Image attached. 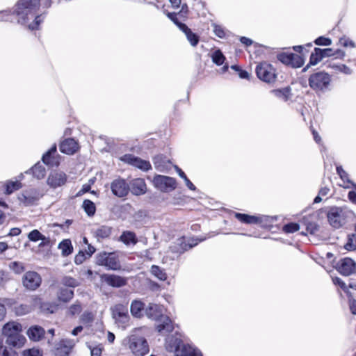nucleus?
<instances>
[{
    "instance_id": "61",
    "label": "nucleus",
    "mask_w": 356,
    "mask_h": 356,
    "mask_svg": "<svg viewBox=\"0 0 356 356\" xmlns=\"http://www.w3.org/2000/svg\"><path fill=\"white\" fill-rule=\"evenodd\" d=\"M340 72L346 74H350L352 73V70L346 66V65H341L338 67Z\"/></svg>"
},
{
    "instance_id": "41",
    "label": "nucleus",
    "mask_w": 356,
    "mask_h": 356,
    "mask_svg": "<svg viewBox=\"0 0 356 356\" xmlns=\"http://www.w3.org/2000/svg\"><path fill=\"white\" fill-rule=\"evenodd\" d=\"M83 208L88 216H92L95 213L96 207L95 203L90 200H85L83 202Z\"/></svg>"
},
{
    "instance_id": "54",
    "label": "nucleus",
    "mask_w": 356,
    "mask_h": 356,
    "mask_svg": "<svg viewBox=\"0 0 356 356\" xmlns=\"http://www.w3.org/2000/svg\"><path fill=\"white\" fill-rule=\"evenodd\" d=\"M337 172L342 180L346 181L348 183H352V181L348 179V173L343 169L341 166L337 167Z\"/></svg>"
},
{
    "instance_id": "45",
    "label": "nucleus",
    "mask_w": 356,
    "mask_h": 356,
    "mask_svg": "<svg viewBox=\"0 0 356 356\" xmlns=\"http://www.w3.org/2000/svg\"><path fill=\"white\" fill-rule=\"evenodd\" d=\"M258 218L259 219L258 224H261L262 226L266 227L271 226L272 224L277 220V216H262Z\"/></svg>"
},
{
    "instance_id": "7",
    "label": "nucleus",
    "mask_w": 356,
    "mask_h": 356,
    "mask_svg": "<svg viewBox=\"0 0 356 356\" xmlns=\"http://www.w3.org/2000/svg\"><path fill=\"white\" fill-rule=\"evenodd\" d=\"M318 216L323 214L326 216L327 220L334 228H339L346 223L344 213L341 208L332 207L328 211L325 210H318Z\"/></svg>"
},
{
    "instance_id": "16",
    "label": "nucleus",
    "mask_w": 356,
    "mask_h": 356,
    "mask_svg": "<svg viewBox=\"0 0 356 356\" xmlns=\"http://www.w3.org/2000/svg\"><path fill=\"white\" fill-rule=\"evenodd\" d=\"M75 343L72 339H63L59 341L53 350L54 356H68L74 346Z\"/></svg>"
},
{
    "instance_id": "27",
    "label": "nucleus",
    "mask_w": 356,
    "mask_h": 356,
    "mask_svg": "<svg viewBox=\"0 0 356 356\" xmlns=\"http://www.w3.org/2000/svg\"><path fill=\"white\" fill-rule=\"evenodd\" d=\"M181 31L185 34L187 40L192 47H196L200 42V36L193 33L186 24H181Z\"/></svg>"
},
{
    "instance_id": "63",
    "label": "nucleus",
    "mask_w": 356,
    "mask_h": 356,
    "mask_svg": "<svg viewBox=\"0 0 356 356\" xmlns=\"http://www.w3.org/2000/svg\"><path fill=\"white\" fill-rule=\"evenodd\" d=\"M95 250L96 249L95 247L90 244H88V248L86 250L85 254L88 257H90L95 253Z\"/></svg>"
},
{
    "instance_id": "29",
    "label": "nucleus",
    "mask_w": 356,
    "mask_h": 356,
    "mask_svg": "<svg viewBox=\"0 0 356 356\" xmlns=\"http://www.w3.org/2000/svg\"><path fill=\"white\" fill-rule=\"evenodd\" d=\"M74 296V292L72 289L65 287H60L57 292V298L60 302H69Z\"/></svg>"
},
{
    "instance_id": "26",
    "label": "nucleus",
    "mask_w": 356,
    "mask_h": 356,
    "mask_svg": "<svg viewBox=\"0 0 356 356\" xmlns=\"http://www.w3.org/2000/svg\"><path fill=\"white\" fill-rule=\"evenodd\" d=\"M44 328L39 325H33L26 332L27 336L33 341H39L44 337Z\"/></svg>"
},
{
    "instance_id": "4",
    "label": "nucleus",
    "mask_w": 356,
    "mask_h": 356,
    "mask_svg": "<svg viewBox=\"0 0 356 356\" xmlns=\"http://www.w3.org/2000/svg\"><path fill=\"white\" fill-rule=\"evenodd\" d=\"M95 264L105 267L107 270H118L121 268V264L115 252H107L102 251L95 256Z\"/></svg>"
},
{
    "instance_id": "25",
    "label": "nucleus",
    "mask_w": 356,
    "mask_h": 356,
    "mask_svg": "<svg viewBox=\"0 0 356 356\" xmlns=\"http://www.w3.org/2000/svg\"><path fill=\"white\" fill-rule=\"evenodd\" d=\"M162 312L161 306L154 303H149L145 309L147 317L154 321L159 320L163 315Z\"/></svg>"
},
{
    "instance_id": "23",
    "label": "nucleus",
    "mask_w": 356,
    "mask_h": 356,
    "mask_svg": "<svg viewBox=\"0 0 356 356\" xmlns=\"http://www.w3.org/2000/svg\"><path fill=\"white\" fill-rule=\"evenodd\" d=\"M59 147L62 153L72 155L78 150L79 144L74 138H70L62 141Z\"/></svg>"
},
{
    "instance_id": "33",
    "label": "nucleus",
    "mask_w": 356,
    "mask_h": 356,
    "mask_svg": "<svg viewBox=\"0 0 356 356\" xmlns=\"http://www.w3.org/2000/svg\"><path fill=\"white\" fill-rule=\"evenodd\" d=\"M234 216L240 222L245 224H258L259 219L257 216H251L245 213H234Z\"/></svg>"
},
{
    "instance_id": "28",
    "label": "nucleus",
    "mask_w": 356,
    "mask_h": 356,
    "mask_svg": "<svg viewBox=\"0 0 356 356\" xmlns=\"http://www.w3.org/2000/svg\"><path fill=\"white\" fill-rule=\"evenodd\" d=\"M119 241L127 246L130 245H135L138 242L136 234L131 231L122 232L119 237Z\"/></svg>"
},
{
    "instance_id": "64",
    "label": "nucleus",
    "mask_w": 356,
    "mask_h": 356,
    "mask_svg": "<svg viewBox=\"0 0 356 356\" xmlns=\"http://www.w3.org/2000/svg\"><path fill=\"white\" fill-rule=\"evenodd\" d=\"M350 309L353 314L356 315V300H352L349 303Z\"/></svg>"
},
{
    "instance_id": "3",
    "label": "nucleus",
    "mask_w": 356,
    "mask_h": 356,
    "mask_svg": "<svg viewBox=\"0 0 356 356\" xmlns=\"http://www.w3.org/2000/svg\"><path fill=\"white\" fill-rule=\"evenodd\" d=\"M165 347L169 352H174L175 356H202L198 349L188 343H184L181 339L177 337V334L166 339Z\"/></svg>"
},
{
    "instance_id": "22",
    "label": "nucleus",
    "mask_w": 356,
    "mask_h": 356,
    "mask_svg": "<svg viewBox=\"0 0 356 356\" xmlns=\"http://www.w3.org/2000/svg\"><path fill=\"white\" fill-rule=\"evenodd\" d=\"M177 245L178 248L175 246L172 250L173 252H179V254L184 253L185 251L190 250L194 246L197 245L199 243V240L197 238H189L187 241L185 238H181L178 239Z\"/></svg>"
},
{
    "instance_id": "32",
    "label": "nucleus",
    "mask_w": 356,
    "mask_h": 356,
    "mask_svg": "<svg viewBox=\"0 0 356 356\" xmlns=\"http://www.w3.org/2000/svg\"><path fill=\"white\" fill-rule=\"evenodd\" d=\"M32 172L33 176L38 179H43L46 175L45 168L40 162H38L31 169L26 171V173Z\"/></svg>"
},
{
    "instance_id": "21",
    "label": "nucleus",
    "mask_w": 356,
    "mask_h": 356,
    "mask_svg": "<svg viewBox=\"0 0 356 356\" xmlns=\"http://www.w3.org/2000/svg\"><path fill=\"white\" fill-rule=\"evenodd\" d=\"M156 321H158L156 330L160 334H166L173 330L174 326L172 321L168 316L163 315L159 318V320Z\"/></svg>"
},
{
    "instance_id": "46",
    "label": "nucleus",
    "mask_w": 356,
    "mask_h": 356,
    "mask_svg": "<svg viewBox=\"0 0 356 356\" xmlns=\"http://www.w3.org/2000/svg\"><path fill=\"white\" fill-rule=\"evenodd\" d=\"M28 238L31 241L37 242L40 240H45L46 238L38 229H33L29 232Z\"/></svg>"
},
{
    "instance_id": "14",
    "label": "nucleus",
    "mask_w": 356,
    "mask_h": 356,
    "mask_svg": "<svg viewBox=\"0 0 356 356\" xmlns=\"http://www.w3.org/2000/svg\"><path fill=\"white\" fill-rule=\"evenodd\" d=\"M344 52L341 50L334 51L331 48L320 49L316 47L313 52V66L321 61L323 58L335 55L344 56Z\"/></svg>"
},
{
    "instance_id": "53",
    "label": "nucleus",
    "mask_w": 356,
    "mask_h": 356,
    "mask_svg": "<svg viewBox=\"0 0 356 356\" xmlns=\"http://www.w3.org/2000/svg\"><path fill=\"white\" fill-rule=\"evenodd\" d=\"M315 44L319 46H329L332 44V40L329 38L321 36L314 41Z\"/></svg>"
},
{
    "instance_id": "39",
    "label": "nucleus",
    "mask_w": 356,
    "mask_h": 356,
    "mask_svg": "<svg viewBox=\"0 0 356 356\" xmlns=\"http://www.w3.org/2000/svg\"><path fill=\"white\" fill-rule=\"evenodd\" d=\"M42 161L45 165H48L49 167H51V168L57 167L60 164L59 156H53V155L49 154V156H47V157L46 156V159H44V154H43L42 157Z\"/></svg>"
},
{
    "instance_id": "57",
    "label": "nucleus",
    "mask_w": 356,
    "mask_h": 356,
    "mask_svg": "<svg viewBox=\"0 0 356 356\" xmlns=\"http://www.w3.org/2000/svg\"><path fill=\"white\" fill-rule=\"evenodd\" d=\"M87 257L84 252L80 251L74 257V262L76 264L79 265L81 264L86 259Z\"/></svg>"
},
{
    "instance_id": "36",
    "label": "nucleus",
    "mask_w": 356,
    "mask_h": 356,
    "mask_svg": "<svg viewBox=\"0 0 356 356\" xmlns=\"http://www.w3.org/2000/svg\"><path fill=\"white\" fill-rule=\"evenodd\" d=\"M60 283L64 286L70 288L74 289L81 284V282L70 276H64L61 278Z\"/></svg>"
},
{
    "instance_id": "56",
    "label": "nucleus",
    "mask_w": 356,
    "mask_h": 356,
    "mask_svg": "<svg viewBox=\"0 0 356 356\" xmlns=\"http://www.w3.org/2000/svg\"><path fill=\"white\" fill-rule=\"evenodd\" d=\"M167 16L168 17V18L170 19H171L174 22L175 24H176L178 26V28L180 30H181V24H185L184 23H182L179 21L178 17H177V14L175 13H168L167 14Z\"/></svg>"
},
{
    "instance_id": "2",
    "label": "nucleus",
    "mask_w": 356,
    "mask_h": 356,
    "mask_svg": "<svg viewBox=\"0 0 356 356\" xmlns=\"http://www.w3.org/2000/svg\"><path fill=\"white\" fill-rule=\"evenodd\" d=\"M22 325L15 321L6 323L2 328V335L5 343L12 348H21L25 344L26 339L22 334Z\"/></svg>"
},
{
    "instance_id": "31",
    "label": "nucleus",
    "mask_w": 356,
    "mask_h": 356,
    "mask_svg": "<svg viewBox=\"0 0 356 356\" xmlns=\"http://www.w3.org/2000/svg\"><path fill=\"white\" fill-rule=\"evenodd\" d=\"M145 304L140 300L132 301L130 306V311L131 314L136 318H140L143 316V312L145 311Z\"/></svg>"
},
{
    "instance_id": "38",
    "label": "nucleus",
    "mask_w": 356,
    "mask_h": 356,
    "mask_svg": "<svg viewBox=\"0 0 356 356\" xmlns=\"http://www.w3.org/2000/svg\"><path fill=\"white\" fill-rule=\"evenodd\" d=\"M151 273L161 281H165L167 279V275L164 270L156 265H152L150 269Z\"/></svg>"
},
{
    "instance_id": "19",
    "label": "nucleus",
    "mask_w": 356,
    "mask_h": 356,
    "mask_svg": "<svg viewBox=\"0 0 356 356\" xmlns=\"http://www.w3.org/2000/svg\"><path fill=\"white\" fill-rule=\"evenodd\" d=\"M40 197L35 190H31L20 194L18 199L24 206L29 207L36 204Z\"/></svg>"
},
{
    "instance_id": "6",
    "label": "nucleus",
    "mask_w": 356,
    "mask_h": 356,
    "mask_svg": "<svg viewBox=\"0 0 356 356\" xmlns=\"http://www.w3.org/2000/svg\"><path fill=\"white\" fill-rule=\"evenodd\" d=\"M255 72L257 76L261 81L267 83H274L277 79L275 69L271 64L266 62H263L257 65Z\"/></svg>"
},
{
    "instance_id": "10",
    "label": "nucleus",
    "mask_w": 356,
    "mask_h": 356,
    "mask_svg": "<svg viewBox=\"0 0 356 356\" xmlns=\"http://www.w3.org/2000/svg\"><path fill=\"white\" fill-rule=\"evenodd\" d=\"M336 270L343 276L356 274V262L349 257L341 259L336 264Z\"/></svg>"
},
{
    "instance_id": "8",
    "label": "nucleus",
    "mask_w": 356,
    "mask_h": 356,
    "mask_svg": "<svg viewBox=\"0 0 356 356\" xmlns=\"http://www.w3.org/2000/svg\"><path fill=\"white\" fill-rule=\"evenodd\" d=\"M128 340L129 347L135 355L144 356L149 352V345L144 337L132 335Z\"/></svg>"
},
{
    "instance_id": "60",
    "label": "nucleus",
    "mask_w": 356,
    "mask_h": 356,
    "mask_svg": "<svg viewBox=\"0 0 356 356\" xmlns=\"http://www.w3.org/2000/svg\"><path fill=\"white\" fill-rule=\"evenodd\" d=\"M56 151H57V147H56V145L54 144L46 153L44 154V159H46V156L47 157V156H49V154L53 155V156H56Z\"/></svg>"
},
{
    "instance_id": "52",
    "label": "nucleus",
    "mask_w": 356,
    "mask_h": 356,
    "mask_svg": "<svg viewBox=\"0 0 356 356\" xmlns=\"http://www.w3.org/2000/svg\"><path fill=\"white\" fill-rule=\"evenodd\" d=\"M23 356H42V353L38 348H30L22 352Z\"/></svg>"
},
{
    "instance_id": "20",
    "label": "nucleus",
    "mask_w": 356,
    "mask_h": 356,
    "mask_svg": "<svg viewBox=\"0 0 356 356\" xmlns=\"http://www.w3.org/2000/svg\"><path fill=\"white\" fill-rule=\"evenodd\" d=\"M67 181V175L63 172H51L47 179L48 185L54 188L62 186Z\"/></svg>"
},
{
    "instance_id": "35",
    "label": "nucleus",
    "mask_w": 356,
    "mask_h": 356,
    "mask_svg": "<svg viewBox=\"0 0 356 356\" xmlns=\"http://www.w3.org/2000/svg\"><path fill=\"white\" fill-rule=\"evenodd\" d=\"M112 232V227L107 225H102L95 231V236L98 239L108 238Z\"/></svg>"
},
{
    "instance_id": "55",
    "label": "nucleus",
    "mask_w": 356,
    "mask_h": 356,
    "mask_svg": "<svg viewBox=\"0 0 356 356\" xmlns=\"http://www.w3.org/2000/svg\"><path fill=\"white\" fill-rule=\"evenodd\" d=\"M93 321V315L91 312H85L81 316V321L83 323H90Z\"/></svg>"
},
{
    "instance_id": "40",
    "label": "nucleus",
    "mask_w": 356,
    "mask_h": 356,
    "mask_svg": "<svg viewBox=\"0 0 356 356\" xmlns=\"http://www.w3.org/2000/svg\"><path fill=\"white\" fill-rule=\"evenodd\" d=\"M0 356H18V354L12 348L4 346L3 339H0Z\"/></svg>"
},
{
    "instance_id": "24",
    "label": "nucleus",
    "mask_w": 356,
    "mask_h": 356,
    "mask_svg": "<svg viewBox=\"0 0 356 356\" xmlns=\"http://www.w3.org/2000/svg\"><path fill=\"white\" fill-rule=\"evenodd\" d=\"M130 191L134 195H141L146 193L147 186L143 179L138 178L133 179L129 184Z\"/></svg>"
},
{
    "instance_id": "59",
    "label": "nucleus",
    "mask_w": 356,
    "mask_h": 356,
    "mask_svg": "<svg viewBox=\"0 0 356 356\" xmlns=\"http://www.w3.org/2000/svg\"><path fill=\"white\" fill-rule=\"evenodd\" d=\"M333 283L336 285H339L342 289H346V283L339 277H335L332 278Z\"/></svg>"
},
{
    "instance_id": "37",
    "label": "nucleus",
    "mask_w": 356,
    "mask_h": 356,
    "mask_svg": "<svg viewBox=\"0 0 356 356\" xmlns=\"http://www.w3.org/2000/svg\"><path fill=\"white\" fill-rule=\"evenodd\" d=\"M32 309V306L27 304H20L14 307V312L17 316L26 315L30 313Z\"/></svg>"
},
{
    "instance_id": "1",
    "label": "nucleus",
    "mask_w": 356,
    "mask_h": 356,
    "mask_svg": "<svg viewBox=\"0 0 356 356\" xmlns=\"http://www.w3.org/2000/svg\"><path fill=\"white\" fill-rule=\"evenodd\" d=\"M40 6V0H19L13 11L10 10L0 11V21L13 22V17H17V23L26 24L31 19L33 22L28 24L29 30L39 29L40 24L43 21L42 15L37 12Z\"/></svg>"
},
{
    "instance_id": "12",
    "label": "nucleus",
    "mask_w": 356,
    "mask_h": 356,
    "mask_svg": "<svg viewBox=\"0 0 356 356\" xmlns=\"http://www.w3.org/2000/svg\"><path fill=\"white\" fill-rule=\"evenodd\" d=\"M111 190L115 196L122 198L129 194L130 188L125 179L118 177L111 183Z\"/></svg>"
},
{
    "instance_id": "18",
    "label": "nucleus",
    "mask_w": 356,
    "mask_h": 356,
    "mask_svg": "<svg viewBox=\"0 0 356 356\" xmlns=\"http://www.w3.org/2000/svg\"><path fill=\"white\" fill-rule=\"evenodd\" d=\"M41 284L40 275L33 271H29L25 273L23 277L24 286L29 290H35Z\"/></svg>"
},
{
    "instance_id": "13",
    "label": "nucleus",
    "mask_w": 356,
    "mask_h": 356,
    "mask_svg": "<svg viewBox=\"0 0 356 356\" xmlns=\"http://www.w3.org/2000/svg\"><path fill=\"white\" fill-rule=\"evenodd\" d=\"M121 161L128 164H130L145 172H147L152 169V165L149 161L143 160L131 154H124L121 157Z\"/></svg>"
},
{
    "instance_id": "49",
    "label": "nucleus",
    "mask_w": 356,
    "mask_h": 356,
    "mask_svg": "<svg viewBox=\"0 0 356 356\" xmlns=\"http://www.w3.org/2000/svg\"><path fill=\"white\" fill-rule=\"evenodd\" d=\"M300 229V225L296 222H289L283 226V231L285 233H293Z\"/></svg>"
},
{
    "instance_id": "11",
    "label": "nucleus",
    "mask_w": 356,
    "mask_h": 356,
    "mask_svg": "<svg viewBox=\"0 0 356 356\" xmlns=\"http://www.w3.org/2000/svg\"><path fill=\"white\" fill-rule=\"evenodd\" d=\"M277 59L293 68L300 67L305 63V59L301 55L293 53H281L277 55Z\"/></svg>"
},
{
    "instance_id": "43",
    "label": "nucleus",
    "mask_w": 356,
    "mask_h": 356,
    "mask_svg": "<svg viewBox=\"0 0 356 356\" xmlns=\"http://www.w3.org/2000/svg\"><path fill=\"white\" fill-rule=\"evenodd\" d=\"M330 190L328 187H323L318 191V195L313 200V203H319L324 200L327 199V195Z\"/></svg>"
},
{
    "instance_id": "48",
    "label": "nucleus",
    "mask_w": 356,
    "mask_h": 356,
    "mask_svg": "<svg viewBox=\"0 0 356 356\" xmlns=\"http://www.w3.org/2000/svg\"><path fill=\"white\" fill-rule=\"evenodd\" d=\"M81 310H82V307H81V302L77 300L74 304L70 305V307H69L68 312L70 315L74 316L76 314H80Z\"/></svg>"
},
{
    "instance_id": "9",
    "label": "nucleus",
    "mask_w": 356,
    "mask_h": 356,
    "mask_svg": "<svg viewBox=\"0 0 356 356\" xmlns=\"http://www.w3.org/2000/svg\"><path fill=\"white\" fill-rule=\"evenodd\" d=\"M153 183L154 186L162 192L172 191L177 186V181L175 178L164 175H156L154 177Z\"/></svg>"
},
{
    "instance_id": "30",
    "label": "nucleus",
    "mask_w": 356,
    "mask_h": 356,
    "mask_svg": "<svg viewBox=\"0 0 356 356\" xmlns=\"http://www.w3.org/2000/svg\"><path fill=\"white\" fill-rule=\"evenodd\" d=\"M270 93L283 102L288 101L292 96L291 88L289 86L272 90H270Z\"/></svg>"
},
{
    "instance_id": "44",
    "label": "nucleus",
    "mask_w": 356,
    "mask_h": 356,
    "mask_svg": "<svg viewBox=\"0 0 356 356\" xmlns=\"http://www.w3.org/2000/svg\"><path fill=\"white\" fill-rule=\"evenodd\" d=\"M212 61L220 66L224 63L225 57L220 49L216 50L211 56Z\"/></svg>"
},
{
    "instance_id": "62",
    "label": "nucleus",
    "mask_w": 356,
    "mask_h": 356,
    "mask_svg": "<svg viewBox=\"0 0 356 356\" xmlns=\"http://www.w3.org/2000/svg\"><path fill=\"white\" fill-rule=\"evenodd\" d=\"M239 40L242 44H243L246 47L250 46L253 43V41L251 39L246 38L245 36H241Z\"/></svg>"
},
{
    "instance_id": "17",
    "label": "nucleus",
    "mask_w": 356,
    "mask_h": 356,
    "mask_svg": "<svg viewBox=\"0 0 356 356\" xmlns=\"http://www.w3.org/2000/svg\"><path fill=\"white\" fill-rule=\"evenodd\" d=\"M100 279L102 282L115 288L124 286L127 283V280L125 277L114 274L104 273L100 275Z\"/></svg>"
},
{
    "instance_id": "51",
    "label": "nucleus",
    "mask_w": 356,
    "mask_h": 356,
    "mask_svg": "<svg viewBox=\"0 0 356 356\" xmlns=\"http://www.w3.org/2000/svg\"><path fill=\"white\" fill-rule=\"evenodd\" d=\"M10 269L17 274H20L24 270V266L18 261H13L10 264Z\"/></svg>"
},
{
    "instance_id": "34",
    "label": "nucleus",
    "mask_w": 356,
    "mask_h": 356,
    "mask_svg": "<svg viewBox=\"0 0 356 356\" xmlns=\"http://www.w3.org/2000/svg\"><path fill=\"white\" fill-rule=\"evenodd\" d=\"M58 248L61 250V254L63 257H67L73 252V246L70 239L63 240L58 244Z\"/></svg>"
},
{
    "instance_id": "42",
    "label": "nucleus",
    "mask_w": 356,
    "mask_h": 356,
    "mask_svg": "<svg viewBox=\"0 0 356 356\" xmlns=\"http://www.w3.org/2000/svg\"><path fill=\"white\" fill-rule=\"evenodd\" d=\"M22 187V185L19 181H8L6 185V193L10 195Z\"/></svg>"
},
{
    "instance_id": "5",
    "label": "nucleus",
    "mask_w": 356,
    "mask_h": 356,
    "mask_svg": "<svg viewBox=\"0 0 356 356\" xmlns=\"http://www.w3.org/2000/svg\"><path fill=\"white\" fill-rule=\"evenodd\" d=\"M112 317L118 327L125 328L129 323L128 303H119L111 307Z\"/></svg>"
},
{
    "instance_id": "15",
    "label": "nucleus",
    "mask_w": 356,
    "mask_h": 356,
    "mask_svg": "<svg viewBox=\"0 0 356 356\" xmlns=\"http://www.w3.org/2000/svg\"><path fill=\"white\" fill-rule=\"evenodd\" d=\"M330 76L325 72H318L313 74V89L325 90L330 86Z\"/></svg>"
},
{
    "instance_id": "50",
    "label": "nucleus",
    "mask_w": 356,
    "mask_h": 356,
    "mask_svg": "<svg viewBox=\"0 0 356 356\" xmlns=\"http://www.w3.org/2000/svg\"><path fill=\"white\" fill-rule=\"evenodd\" d=\"M345 248L348 250H356V234L349 236L348 241L345 245Z\"/></svg>"
},
{
    "instance_id": "47",
    "label": "nucleus",
    "mask_w": 356,
    "mask_h": 356,
    "mask_svg": "<svg viewBox=\"0 0 356 356\" xmlns=\"http://www.w3.org/2000/svg\"><path fill=\"white\" fill-rule=\"evenodd\" d=\"M211 26H213V31L217 37L219 38H225L226 37L225 29L222 26L216 23H213Z\"/></svg>"
},
{
    "instance_id": "58",
    "label": "nucleus",
    "mask_w": 356,
    "mask_h": 356,
    "mask_svg": "<svg viewBox=\"0 0 356 356\" xmlns=\"http://www.w3.org/2000/svg\"><path fill=\"white\" fill-rule=\"evenodd\" d=\"M339 42L343 47H355L354 42L352 40H349L348 38H341L339 40Z\"/></svg>"
}]
</instances>
